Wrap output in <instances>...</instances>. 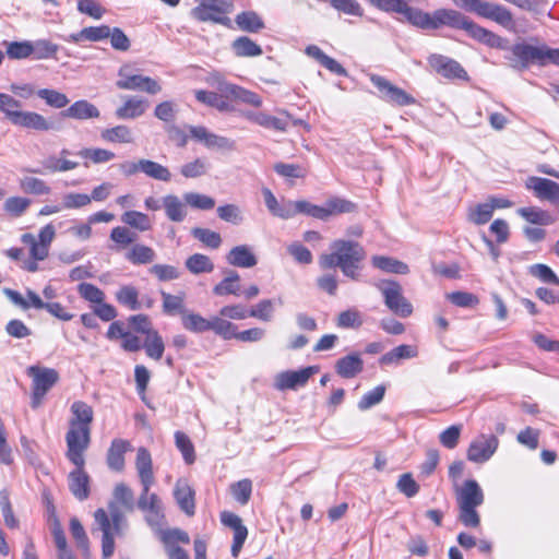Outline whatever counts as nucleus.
Returning a JSON list of instances; mask_svg holds the SVG:
<instances>
[{
  "instance_id": "nucleus-1",
  "label": "nucleus",
  "mask_w": 559,
  "mask_h": 559,
  "mask_svg": "<svg viewBox=\"0 0 559 559\" xmlns=\"http://www.w3.org/2000/svg\"><path fill=\"white\" fill-rule=\"evenodd\" d=\"M379 7L383 12L403 15L411 25L424 31H435L443 26L463 29L471 38L490 48H507L506 38L476 24L453 9L440 8L432 12H426L400 0H380Z\"/></svg>"
},
{
  "instance_id": "nucleus-2",
  "label": "nucleus",
  "mask_w": 559,
  "mask_h": 559,
  "mask_svg": "<svg viewBox=\"0 0 559 559\" xmlns=\"http://www.w3.org/2000/svg\"><path fill=\"white\" fill-rule=\"evenodd\" d=\"M365 259L366 251L359 242L337 239L331 243L330 253L320 255L319 265L322 270L340 267L346 277L357 281Z\"/></svg>"
},
{
  "instance_id": "nucleus-3",
  "label": "nucleus",
  "mask_w": 559,
  "mask_h": 559,
  "mask_svg": "<svg viewBox=\"0 0 559 559\" xmlns=\"http://www.w3.org/2000/svg\"><path fill=\"white\" fill-rule=\"evenodd\" d=\"M21 103L13 96L0 93V111L15 127L47 132L53 130V123L36 111L22 110Z\"/></svg>"
},
{
  "instance_id": "nucleus-4",
  "label": "nucleus",
  "mask_w": 559,
  "mask_h": 559,
  "mask_svg": "<svg viewBox=\"0 0 559 559\" xmlns=\"http://www.w3.org/2000/svg\"><path fill=\"white\" fill-rule=\"evenodd\" d=\"M453 491L459 507L460 522L467 527H477L480 519L476 509L485 500L481 487L475 479H467L462 485H455Z\"/></svg>"
},
{
  "instance_id": "nucleus-5",
  "label": "nucleus",
  "mask_w": 559,
  "mask_h": 559,
  "mask_svg": "<svg viewBox=\"0 0 559 559\" xmlns=\"http://www.w3.org/2000/svg\"><path fill=\"white\" fill-rule=\"evenodd\" d=\"M109 511L112 522H110L104 509H98L94 513L95 522L103 533V559H109L114 554L115 536L120 534L123 525L126 524L124 514L118 510L115 503L110 504Z\"/></svg>"
},
{
  "instance_id": "nucleus-6",
  "label": "nucleus",
  "mask_w": 559,
  "mask_h": 559,
  "mask_svg": "<svg viewBox=\"0 0 559 559\" xmlns=\"http://www.w3.org/2000/svg\"><path fill=\"white\" fill-rule=\"evenodd\" d=\"M117 75L116 86L119 90L140 91L150 95L162 92V85L157 80L139 73V70L131 63L122 64Z\"/></svg>"
},
{
  "instance_id": "nucleus-7",
  "label": "nucleus",
  "mask_w": 559,
  "mask_h": 559,
  "mask_svg": "<svg viewBox=\"0 0 559 559\" xmlns=\"http://www.w3.org/2000/svg\"><path fill=\"white\" fill-rule=\"evenodd\" d=\"M455 3L469 12L496 22L507 29L514 27L512 12L501 4L484 0H455Z\"/></svg>"
},
{
  "instance_id": "nucleus-8",
  "label": "nucleus",
  "mask_w": 559,
  "mask_h": 559,
  "mask_svg": "<svg viewBox=\"0 0 559 559\" xmlns=\"http://www.w3.org/2000/svg\"><path fill=\"white\" fill-rule=\"evenodd\" d=\"M32 378V402L33 408H38L47 392L59 380L57 370L47 367L29 366L26 370Z\"/></svg>"
},
{
  "instance_id": "nucleus-9",
  "label": "nucleus",
  "mask_w": 559,
  "mask_h": 559,
  "mask_svg": "<svg viewBox=\"0 0 559 559\" xmlns=\"http://www.w3.org/2000/svg\"><path fill=\"white\" fill-rule=\"evenodd\" d=\"M381 292L384 305L395 314L407 318L413 313L412 304L404 297L403 288L395 281H382L376 284Z\"/></svg>"
},
{
  "instance_id": "nucleus-10",
  "label": "nucleus",
  "mask_w": 559,
  "mask_h": 559,
  "mask_svg": "<svg viewBox=\"0 0 559 559\" xmlns=\"http://www.w3.org/2000/svg\"><path fill=\"white\" fill-rule=\"evenodd\" d=\"M509 52L504 56L506 60H508L509 66L512 69L522 71L526 70L531 64L540 63V46H533L526 43H516L512 46L507 44V48Z\"/></svg>"
},
{
  "instance_id": "nucleus-11",
  "label": "nucleus",
  "mask_w": 559,
  "mask_h": 559,
  "mask_svg": "<svg viewBox=\"0 0 559 559\" xmlns=\"http://www.w3.org/2000/svg\"><path fill=\"white\" fill-rule=\"evenodd\" d=\"M66 442L68 460L73 465H85L84 452L91 442V428L69 426Z\"/></svg>"
},
{
  "instance_id": "nucleus-12",
  "label": "nucleus",
  "mask_w": 559,
  "mask_h": 559,
  "mask_svg": "<svg viewBox=\"0 0 559 559\" xmlns=\"http://www.w3.org/2000/svg\"><path fill=\"white\" fill-rule=\"evenodd\" d=\"M198 5L192 9L191 14L201 22H214L227 24L229 19L224 17L231 9V3L227 0H197Z\"/></svg>"
},
{
  "instance_id": "nucleus-13",
  "label": "nucleus",
  "mask_w": 559,
  "mask_h": 559,
  "mask_svg": "<svg viewBox=\"0 0 559 559\" xmlns=\"http://www.w3.org/2000/svg\"><path fill=\"white\" fill-rule=\"evenodd\" d=\"M499 447V439L492 435L480 433L469 443L466 457L469 462L483 464L489 461Z\"/></svg>"
},
{
  "instance_id": "nucleus-14",
  "label": "nucleus",
  "mask_w": 559,
  "mask_h": 559,
  "mask_svg": "<svg viewBox=\"0 0 559 559\" xmlns=\"http://www.w3.org/2000/svg\"><path fill=\"white\" fill-rule=\"evenodd\" d=\"M151 488L142 489L138 500V508L144 512L146 523L153 528H159L165 520L163 502Z\"/></svg>"
},
{
  "instance_id": "nucleus-15",
  "label": "nucleus",
  "mask_w": 559,
  "mask_h": 559,
  "mask_svg": "<svg viewBox=\"0 0 559 559\" xmlns=\"http://www.w3.org/2000/svg\"><path fill=\"white\" fill-rule=\"evenodd\" d=\"M319 372L318 366H309L299 370H286L274 378V388L277 391L297 390L307 384L309 379Z\"/></svg>"
},
{
  "instance_id": "nucleus-16",
  "label": "nucleus",
  "mask_w": 559,
  "mask_h": 559,
  "mask_svg": "<svg viewBox=\"0 0 559 559\" xmlns=\"http://www.w3.org/2000/svg\"><path fill=\"white\" fill-rule=\"evenodd\" d=\"M370 81L379 90L383 100L396 106H407L415 104V98L404 90L393 85L390 81L378 74H371Z\"/></svg>"
},
{
  "instance_id": "nucleus-17",
  "label": "nucleus",
  "mask_w": 559,
  "mask_h": 559,
  "mask_svg": "<svg viewBox=\"0 0 559 559\" xmlns=\"http://www.w3.org/2000/svg\"><path fill=\"white\" fill-rule=\"evenodd\" d=\"M188 130L193 140L202 143L209 150L231 151L235 148L233 140L215 134L203 126H188Z\"/></svg>"
},
{
  "instance_id": "nucleus-18",
  "label": "nucleus",
  "mask_w": 559,
  "mask_h": 559,
  "mask_svg": "<svg viewBox=\"0 0 559 559\" xmlns=\"http://www.w3.org/2000/svg\"><path fill=\"white\" fill-rule=\"evenodd\" d=\"M525 186L537 199L548 201L559 209V183L547 178L530 177Z\"/></svg>"
},
{
  "instance_id": "nucleus-19",
  "label": "nucleus",
  "mask_w": 559,
  "mask_h": 559,
  "mask_svg": "<svg viewBox=\"0 0 559 559\" xmlns=\"http://www.w3.org/2000/svg\"><path fill=\"white\" fill-rule=\"evenodd\" d=\"M121 99L122 104L115 111V116L120 120L140 118L150 107L148 100L138 95H124Z\"/></svg>"
},
{
  "instance_id": "nucleus-20",
  "label": "nucleus",
  "mask_w": 559,
  "mask_h": 559,
  "mask_svg": "<svg viewBox=\"0 0 559 559\" xmlns=\"http://www.w3.org/2000/svg\"><path fill=\"white\" fill-rule=\"evenodd\" d=\"M429 66L440 75L448 79H466L467 73L463 67L449 57L432 53L428 57Z\"/></svg>"
},
{
  "instance_id": "nucleus-21",
  "label": "nucleus",
  "mask_w": 559,
  "mask_h": 559,
  "mask_svg": "<svg viewBox=\"0 0 559 559\" xmlns=\"http://www.w3.org/2000/svg\"><path fill=\"white\" fill-rule=\"evenodd\" d=\"M75 468L69 473L68 486L70 492L80 501L90 497L91 478L84 469V465H74Z\"/></svg>"
},
{
  "instance_id": "nucleus-22",
  "label": "nucleus",
  "mask_w": 559,
  "mask_h": 559,
  "mask_svg": "<svg viewBox=\"0 0 559 559\" xmlns=\"http://www.w3.org/2000/svg\"><path fill=\"white\" fill-rule=\"evenodd\" d=\"M135 468L142 489L151 488L155 481L151 453L145 448H139L135 457Z\"/></svg>"
},
{
  "instance_id": "nucleus-23",
  "label": "nucleus",
  "mask_w": 559,
  "mask_h": 559,
  "mask_svg": "<svg viewBox=\"0 0 559 559\" xmlns=\"http://www.w3.org/2000/svg\"><path fill=\"white\" fill-rule=\"evenodd\" d=\"M175 499L187 515L192 516L195 512L194 490L187 480L178 479L174 489Z\"/></svg>"
},
{
  "instance_id": "nucleus-24",
  "label": "nucleus",
  "mask_w": 559,
  "mask_h": 559,
  "mask_svg": "<svg viewBox=\"0 0 559 559\" xmlns=\"http://www.w3.org/2000/svg\"><path fill=\"white\" fill-rule=\"evenodd\" d=\"M62 116L75 120L97 119L100 117L99 109L86 99H80L62 111Z\"/></svg>"
},
{
  "instance_id": "nucleus-25",
  "label": "nucleus",
  "mask_w": 559,
  "mask_h": 559,
  "mask_svg": "<svg viewBox=\"0 0 559 559\" xmlns=\"http://www.w3.org/2000/svg\"><path fill=\"white\" fill-rule=\"evenodd\" d=\"M228 264L237 267H253L257 265L258 260L253 254L251 248L247 245H240L234 247L226 255Z\"/></svg>"
},
{
  "instance_id": "nucleus-26",
  "label": "nucleus",
  "mask_w": 559,
  "mask_h": 559,
  "mask_svg": "<svg viewBox=\"0 0 559 559\" xmlns=\"http://www.w3.org/2000/svg\"><path fill=\"white\" fill-rule=\"evenodd\" d=\"M262 194L264 198L265 206L273 216L280 217L282 219L293 218L290 200H283L282 202H278L269 188H263Z\"/></svg>"
},
{
  "instance_id": "nucleus-27",
  "label": "nucleus",
  "mask_w": 559,
  "mask_h": 559,
  "mask_svg": "<svg viewBox=\"0 0 559 559\" xmlns=\"http://www.w3.org/2000/svg\"><path fill=\"white\" fill-rule=\"evenodd\" d=\"M162 205L167 218L171 222L180 223L187 217V203L175 194L163 197Z\"/></svg>"
},
{
  "instance_id": "nucleus-28",
  "label": "nucleus",
  "mask_w": 559,
  "mask_h": 559,
  "mask_svg": "<svg viewBox=\"0 0 559 559\" xmlns=\"http://www.w3.org/2000/svg\"><path fill=\"white\" fill-rule=\"evenodd\" d=\"M362 369L364 361L358 353H353L340 358L335 365L337 374L345 379L354 378L360 373Z\"/></svg>"
},
{
  "instance_id": "nucleus-29",
  "label": "nucleus",
  "mask_w": 559,
  "mask_h": 559,
  "mask_svg": "<svg viewBox=\"0 0 559 559\" xmlns=\"http://www.w3.org/2000/svg\"><path fill=\"white\" fill-rule=\"evenodd\" d=\"M130 443L123 439H114L107 452V465L110 469L120 472L124 467V453Z\"/></svg>"
},
{
  "instance_id": "nucleus-30",
  "label": "nucleus",
  "mask_w": 559,
  "mask_h": 559,
  "mask_svg": "<svg viewBox=\"0 0 559 559\" xmlns=\"http://www.w3.org/2000/svg\"><path fill=\"white\" fill-rule=\"evenodd\" d=\"M72 418L69 421V426H75L81 428H91V424L94 418L93 408L83 401H75L71 405Z\"/></svg>"
},
{
  "instance_id": "nucleus-31",
  "label": "nucleus",
  "mask_w": 559,
  "mask_h": 559,
  "mask_svg": "<svg viewBox=\"0 0 559 559\" xmlns=\"http://www.w3.org/2000/svg\"><path fill=\"white\" fill-rule=\"evenodd\" d=\"M156 257L155 250L143 243H134L126 253V259L133 265L150 264Z\"/></svg>"
},
{
  "instance_id": "nucleus-32",
  "label": "nucleus",
  "mask_w": 559,
  "mask_h": 559,
  "mask_svg": "<svg viewBox=\"0 0 559 559\" xmlns=\"http://www.w3.org/2000/svg\"><path fill=\"white\" fill-rule=\"evenodd\" d=\"M56 237V229L52 224H47L40 228L37 236V243L35 246L34 253L36 254V259L45 260L49 255L50 245Z\"/></svg>"
},
{
  "instance_id": "nucleus-33",
  "label": "nucleus",
  "mask_w": 559,
  "mask_h": 559,
  "mask_svg": "<svg viewBox=\"0 0 559 559\" xmlns=\"http://www.w3.org/2000/svg\"><path fill=\"white\" fill-rule=\"evenodd\" d=\"M235 22L239 29L258 33L265 27L262 17L254 11H243L236 15Z\"/></svg>"
},
{
  "instance_id": "nucleus-34",
  "label": "nucleus",
  "mask_w": 559,
  "mask_h": 559,
  "mask_svg": "<svg viewBox=\"0 0 559 559\" xmlns=\"http://www.w3.org/2000/svg\"><path fill=\"white\" fill-rule=\"evenodd\" d=\"M112 495H114V501L109 502L108 509L110 508V504L115 503V506L118 508V510L122 513V511L118 507V503H119L128 511L133 510V508H134L133 491L126 484H123V483L117 484L115 486ZM105 512L107 513L110 522H112L110 511L108 510V512L107 511H105Z\"/></svg>"
},
{
  "instance_id": "nucleus-35",
  "label": "nucleus",
  "mask_w": 559,
  "mask_h": 559,
  "mask_svg": "<svg viewBox=\"0 0 559 559\" xmlns=\"http://www.w3.org/2000/svg\"><path fill=\"white\" fill-rule=\"evenodd\" d=\"M417 355L418 350L415 346L402 344L382 355L381 358L379 359V362L381 365H394L402 359L414 358L417 357Z\"/></svg>"
},
{
  "instance_id": "nucleus-36",
  "label": "nucleus",
  "mask_w": 559,
  "mask_h": 559,
  "mask_svg": "<svg viewBox=\"0 0 559 559\" xmlns=\"http://www.w3.org/2000/svg\"><path fill=\"white\" fill-rule=\"evenodd\" d=\"M213 293L216 296L235 295L240 296V276L236 271H228L225 278L214 286Z\"/></svg>"
},
{
  "instance_id": "nucleus-37",
  "label": "nucleus",
  "mask_w": 559,
  "mask_h": 559,
  "mask_svg": "<svg viewBox=\"0 0 559 559\" xmlns=\"http://www.w3.org/2000/svg\"><path fill=\"white\" fill-rule=\"evenodd\" d=\"M371 263L374 267L386 273L407 274L409 272L406 263L390 257L374 255L371 259Z\"/></svg>"
},
{
  "instance_id": "nucleus-38",
  "label": "nucleus",
  "mask_w": 559,
  "mask_h": 559,
  "mask_svg": "<svg viewBox=\"0 0 559 559\" xmlns=\"http://www.w3.org/2000/svg\"><path fill=\"white\" fill-rule=\"evenodd\" d=\"M115 297L120 305L127 307L132 311L139 310L142 307L139 300V290L133 285H122L116 292Z\"/></svg>"
},
{
  "instance_id": "nucleus-39",
  "label": "nucleus",
  "mask_w": 559,
  "mask_h": 559,
  "mask_svg": "<svg viewBox=\"0 0 559 559\" xmlns=\"http://www.w3.org/2000/svg\"><path fill=\"white\" fill-rule=\"evenodd\" d=\"M100 136L104 141L110 143L129 144L134 141L133 133L128 126L118 124L102 131Z\"/></svg>"
},
{
  "instance_id": "nucleus-40",
  "label": "nucleus",
  "mask_w": 559,
  "mask_h": 559,
  "mask_svg": "<svg viewBox=\"0 0 559 559\" xmlns=\"http://www.w3.org/2000/svg\"><path fill=\"white\" fill-rule=\"evenodd\" d=\"M322 209L324 212L323 221H328L331 216L354 212L356 205L346 199L334 197L329 199L325 204L322 205Z\"/></svg>"
},
{
  "instance_id": "nucleus-41",
  "label": "nucleus",
  "mask_w": 559,
  "mask_h": 559,
  "mask_svg": "<svg viewBox=\"0 0 559 559\" xmlns=\"http://www.w3.org/2000/svg\"><path fill=\"white\" fill-rule=\"evenodd\" d=\"M231 48L237 57H258L262 55V48L248 36L236 38Z\"/></svg>"
},
{
  "instance_id": "nucleus-42",
  "label": "nucleus",
  "mask_w": 559,
  "mask_h": 559,
  "mask_svg": "<svg viewBox=\"0 0 559 559\" xmlns=\"http://www.w3.org/2000/svg\"><path fill=\"white\" fill-rule=\"evenodd\" d=\"M142 348L145 349L147 357L154 360H159L163 357L165 352V344L157 330L145 336V340L142 343Z\"/></svg>"
},
{
  "instance_id": "nucleus-43",
  "label": "nucleus",
  "mask_w": 559,
  "mask_h": 559,
  "mask_svg": "<svg viewBox=\"0 0 559 559\" xmlns=\"http://www.w3.org/2000/svg\"><path fill=\"white\" fill-rule=\"evenodd\" d=\"M140 167L141 173H143L144 175L152 179L164 182H168L171 179L170 170L166 166L158 164L154 160L142 158Z\"/></svg>"
},
{
  "instance_id": "nucleus-44",
  "label": "nucleus",
  "mask_w": 559,
  "mask_h": 559,
  "mask_svg": "<svg viewBox=\"0 0 559 559\" xmlns=\"http://www.w3.org/2000/svg\"><path fill=\"white\" fill-rule=\"evenodd\" d=\"M518 214L531 224L535 225H550L555 218L545 210L536 206L521 207Z\"/></svg>"
},
{
  "instance_id": "nucleus-45",
  "label": "nucleus",
  "mask_w": 559,
  "mask_h": 559,
  "mask_svg": "<svg viewBox=\"0 0 559 559\" xmlns=\"http://www.w3.org/2000/svg\"><path fill=\"white\" fill-rule=\"evenodd\" d=\"M194 95L198 102L214 107L219 111H230L233 109L224 96L215 92L198 90Z\"/></svg>"
},
{
  "instance_id": "nucleus-46",
  "label": "nucleus",
  "mask_w": 559,
  "mask_h": 559,
  "mask_svg": "<svg viewBox=\"0 0 559 559\" xmlns=\"http://www.w3.org/2000/svg\"><path fill=\"white\" fill-rule=\"evenodd\" d=\"M121 222L139 231L152 229V222L145 213L138 211H127L121 215Z\"/></svg>"
},
{
  "instance_id": "nucleus-47",
  "label": "nucleus",
  "mask_w": 559,
  "mask_h": 559,
  "mask_svg": "<svg viewBox=\"0 0 559 559\" xmlns=\"http://www.w3.org/2000/svg\"><path fill=\"white\" fill-rule=\"evenodd\" d=\"M181 323L186 330L193 333H203L211 329V319L188 311L181 317Z\"/></svg>"
},
{
  "instance_id": "nucleus-48",
  "label": "nucleus",
  "mask_w": 559,
  "mask_h": 559,
  "mask_svg": "<svg viewBox=\"0 0 559 559\" xmlns=\"http://www.w3.org/2000/svg\"><path fill=\"white\" fill-rule=\"evenodd\" d=\"M492 215V207L487 201L485 203L469 206L466 216L469 223L475 225H485L491 219Z\"/></svg>"
},
{
  "instance_id": "nucleus-49",
  "label": "nucleus",
  "mask_w": 559,
  "mask_h": 559,
  "mask_svg": "<svg viewBox=\"0 0 559 559\" xmlns=\"http://www.w3.org/2000/svg\"><path fill=\"white\" fill-rule=\"evenodd\" d=\"M186 267L192 274L211 273L214 270V263L212 260L201 253H194L186 260Z\"/></svg>"
},
{
  "instance_id": "nucleus-50",
  "label": "nucleus",
  "mask_w": 559,
  "mask_h": 559,
  "mask_svg": "<svg viewBox=\"0 0 559 559\" xmlns=\"http://www.w3.org/2000/svg\"><path fill=\"white\" fill-rule=\"evenodd\" d=\"M19 186L22 191L29 194L44 195L51 192V189L46 181L36 177H22L19 180Z\"/></svg>"
},
{
  "instance_id": "nucleus-51",
  "label": "nucleus",
  "mask_w": 559,
  "mask_h": 559,
  "mask_svg": "<svg viewBox=\"0 0 559 559\" xmlns=\"http://www.w3.org/2000/svg\"><path fill=\"white\" fill-rule=\"evenodd\" d=\"M37 96L43 99L47 106L61 109L69 104V98L66 94L52 90V88H40L36 92Z\"/></svg>"
},
{
  "instance_id": "nucleus-52",
  "label": "nucleus",
  "mask_w": 559,
  "mask_h": 559,
  "mask_svg": "<svg viewBox=\"0 0 559 559\" xmlns=\"http://www.w3.org/2000/svg\"><path fill=\"white\" fill-rule=\"evenodd\" d=\"M78 155L83 159L90 160L93 164H104L112 160L116 155L114 152L100 147H86L78 152Z\"/></svg>"
},
{
  "instance_id": "nucleus-53",
  "label": "nucleus",
  "mask_w": 559,
  "mask_h": 559,
  "mask_svg": "<svg viewBox=\"0 0 559 559\" xmlns=\"http://www.w3.org/2000/svg\"><path fill=\"white\" fill-rule=\"evenodd\" d=\"M292 210L293 217L297 214H305L317 219H324L322 206L312 204L306 200L292 201Z\"/></svg>"
},
{
  "instance_id": "nucleus-54",
  "label": "nucleus",
  "mask_w": 559,
  "mask_h": 559,
  "mask_svg": "<svg viewBox=\"0 0 559 559\" xmlns=\"http://www.w3.org/2000/svg\"><path fill=\"white\" fill-rule=\"evenodd\" d=\"M32 201L24 197H10L3 203L4 212L12 217L22 216L29 207Z\"/></svg>"
},
{
  "instance_id": "nucleus-55",
  "label": "nucleus",
  "mask_w": 559,
  "mask_h": 559,
  "mask_svg": "<svg viewBox=\"0 0 559 559\" xmlns=\"http://www.w3.org/2000/svg\"><path fill=\"white\" fill-rule=\"evenodd\" d=\"M163 298V310L168 314L180 313L181 317L186 313L185 309V296L183 295H171L166 292L160 293Z\"/></svg>"
},
{
  "instance_id": "nucleus-56",
  "label": "nucleus",
  "mask_w": 559,
  "mask_h": 559,
  "mask_svg": "<svg viewBox=\"0 0 559 559\" xmlns=\"http://www.w3.org/2000/svg\"><path fill=\"white\" fill-rule=\"evenodd\" d=\"M183 201L187 205L197 210H212L215 206V200L206 194L198 192H186L183 194Z\"/></svg>"
},
{
  "instance_id": "nucleus-57",
  "label": "nucleus",
  "mask_w": 559,
  "mask_h": 559,
  "mask_svg": "<svg viewBox=\"0 0 559 559\" xmlns=\"http://www.w3.org/2000/svg\"><path fill=\"white\" fill-rule=\"evenodd\" d=\"M43 166L49 173H64L75 169L79 163L62 157L49 156L43 162Z\"/></svg>"
},
{
  "instance_id": "nucleus-58",
  "label": "nucleus",
  "mask_w": 559,
  "mask_h": 559,
  "mask_svg": "<svg viewBox=\"0 0 559 559\" xmlns=\"http://www.w3.org/2000/svg\"><path fill=\"white\" fill-rule=\"evenodd\" d=\"M210 326H211L210 331H214L216 334L221 335L224 340L236 338V336H237L236 325L223 318L212 317Z\"/></svg>"
},
{
  "instance_id": "nucleus-59",
  "label": "nucleus",
  "mask_w": 559,
  "mask_h": 559,
  "mask_svg": "<svg viewBox=\"0 0 559 559\" xmlns=\"http://www.w3.org/2000/svg\"><path fill=\"white\" fill-rule=\"evenodd\" d=\"M32 56L37 59H47L53 57L58 51V46L47 39L31 41Z\"/></svg>"
},
{
  "instance_id": "nucleus-60",
  "label": "nucleus",
  "mask_w": 559,
  "mask_h": 559,
  "mask_svg": "<svg viewBox=\"0 0 559 559\" xmlns=\"http://www.w3.org/2000/svg\"><path fill=\"white\" fill-rule=\"evenodd\" d=\"M7 55L10 59L20 60L32 56L31 41H4Z\"/></svg>"
},
{
  "instance_id": "nucleus-61",
  "label": "nucleus",
  "mask_w": 559,
  "mask_h": 559,
  "mask_svg": "<svg viewBox=\"0 0 559 559\" xmlns=\"http://www.w3.org/2000/svg\"><path fill=\"white\" fill-rule=\"evenodd\" d=\"M230 492L240 504H247L252 492V483L245 478L230 485Z\"/></svg>"
},
{
  "instance_id": "nucleus-62",
  "label": "nucleus",
  "mask_w": 559,
  "mask_h": 559,
  "mask_svg": "<svg viewBox=\"0 0 559 559\" xmlns=\"http://www.w3.org/2000/svg\"><path fill=\"white\" fill-rule=\"evenodd\" d=\"M175 442H176V447L181 452L185 462L187 464H192L195 460V455H194V447H193L190 438L186 433H183L181 431H177L175 433Z\"/></svg>"
},
{
  "instance_id": "nucleus-63",
  "label": "nucleus",
  "mask_w": 559,
  "mask_h": 559,
  "mask_svg": "<svg viewBox=\"0 0 559 559\" xmlns=\"http://www.w3.org/2000/svg\"><path fill=\"white\" fill-rule=\"evenodd\" d=\"M78 293L83 299L96 305L102 304L106 297L102 289H99L94 284L86 282L80 283L78 285Z\"/></svg>"
},
{
  "instance_id": "nucleus-64",
  "label": "nucleus",
  "mask_w": 559,
  "mask_h": 559,
  "mask_svg": "<svg viewBox=\"0 0 559 559\" xmlns=\"http://www.w3.org/2000/svg\"><path fill=\"white\" fill-rule=\"evenodd\" d=\"M191 234L194 238L212 249H217L222 243L221 235L207 228L195 227L192 229Z\"/></svg>"
}]
</instances>
